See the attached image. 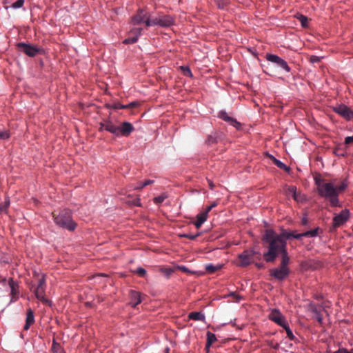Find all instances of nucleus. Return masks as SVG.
<instances>
[{"label":"nucleus","mask_w":353,"mask_h":353,"mask_svg":"<svg viewBox=\"0 0 353 353\" xmlns=\"http://www.w3.org/2000/svg\"><path fill=\"white\" fill-rule=\"evenodd\" d=\"M350 216V212L348 209L343 210L340 213L336 214L333 217V226L334 228L339 227L349 219Z\"/></svg>","instance_id":"obj_10"},{"label":"nucleus","mask_w":353,"mask_h":353,"mask_svg":"<svg viewBox=\"0 0 353 353\" xmlns=\"http://www.w3.org/2000/svg\"><path fill=\"white\" fill-rule=\"evenodd\" d=\"M207 142L209 144H213L216 142V139L212 136H209L207 139Z\"/></svg>","instance_id":"obj_53"},{"label":"nucleus","mask_w":353,"mask_h":353,"mask_svg":"<svg viewBox=\"0 0 353 353\" xmlns=\"http://www.w3.org/2000/svg\"><path fill=\"white\" fill-rule=\"evenodd\" d=\"M202 234L201 232H199L194 234H192L193 235V240H194L196 238H197L198 236H201V234Z\"/></svg>","instance_id":"obj_58"},{"label":"nucleus","mask_w":353,"mask_h":353,"mask_svg":"<svg viewBox=\"0 0 353 353\" xmlns=\"http://www.w3.org/2000/svg\"><path fill=\"white\" fill-rule=\"evenodd\" d=\"M297 19L300 21L302 27L305 28L307 26L308 20L306 16L300 14L297 17Z\"/></svg>","instance_id":"obj_31"},{"label":"nucleus","mask_w":353,"mask_h":353,"mask_svg":"<svg viewBox=\"0 0 353 353\" xmlns=\"http://www.w3.org/2000/svg\"><path fill=\"white\" fill-rule=\"evenodd\" d=\"M34 312L32 310V309L29 308L27 310L26 323L24 325L23 329L25 330H28L30 328V325L34 323Z\"/></svg>","instance_id":"obj_21"},{"label":"nucleus","mask_w":353,"mask_h":353,"mask_svg":"<svg viewBox=\"0 0 353 353\" xmlns=\"http://www.w3.org/2000/svg\"><path fill=\"white\" fill-rule=\"evenodd\" d=\"M138 103L136 102V101H132V102H130L126 105H124V109H130V108H133L136 106L138 105Z\"/></svg>","instance_id":"obj_45"},{"label":"nucleus","mask_w":353,"mask_h":353,"mask_svg":"<svg viewBox=\"0 0 353 353\" xmlns=\"http://www.w3.org/2000/svg\"><path fill=\"white\" fill-rule=\"evenodd\" d=\"M167 198V196L165 194L159 195L154 198V203H160L165 201V199Z\"/></svg>","instance_id":"obj_41"},{"label":"nucleus","mask_w":353,"mask_h":353,"mask_svg":"<svg viewBox=\"0 0 353 353\" xmlns=\"http://www.w3.org/2000/svg\"><path fill=\"white\" fill-rule=\"evenodd\" d=\"M154 180L148 179L142 182V185L145 187L147 185L154 183Z\"/></svg>","instance_id":"obj_51"},{"label":"nucleus","mask_w":353,"mask_h":353,"mask_svg":"<svg viewBox=\"0 0 353 353\" xmlns=\"http://www.w3.org/2000/svg\"><path fill=\"white\" fill-rule=\"evenodd\" d=\"M215 1L220 8H223L228 3V0H215Z\"/></svg>","instance_id":"obj_43"},{"label":"nucleus","mask_w":353,"mask_h":353,"mask_svg":"<svg viewBox=\"0 0 353 353\" xmlns=\"http://www.w3.org/2000/svg\"><path fill=\"white\" fill-rule=\"evenodd\" d=\"M314 181L316 185L318 194L321 197L327 199L333 207L341 206L334 183L331 182L323 183L324 180L319 176H315Z\"/></svg>","instance_id":"obj_2"},{"label":"nucleus","mask_w":353,"mask_h":353,"mask_svg":"<svg viewBox=\"0 0 353 353\" xmlns=\"http://www.w3.org/2000/svg\"><path fill=\"white\" fill-rule=\"evenodd\" d=\"M52 353H65L61 345L57 343L54 339L52 340Z\"/></svg>","instance_id":"obj_26"},{"label":"nucleus","mask_w":353,"mask_h":353,"mask_svg":"<svg viewBox=\"0 0 353 353\" xmlns=\"http://www.w3.org/2000/svg\"><path fill=\"white\" fill-rule=\"evenodd\" d=\"M25 1L24 0H17L15 2H14L11 5V8L14 9H19L23 7Z\"/></svg>","instance_id":"obj_36"},{"label":"nucleus","mask_w":353,"mask_h":353,"mask_svg":"<svg viewBox=\"0 0 353 353\" xmlns=\"http://www.w3.org/2000/svg\"><path fill=\"white\" fill-rule=\"evenodd\" d=\"M145 186L142 185V182H139L137 185L132 187V189L134 190H138L143 188Z\"/></svg>","instance_id":"obj_52"},{"label":"nucleus","mask_w":353,"mask_h":353,"mask_svg":"<svg viewBox=\"0 0 353 353\" xmlns=\"http://www.w3.org/2000/svg\"><path fill=\"white\" fill-rule=\"evenodd\" d=\"M45 291L46 288H42L37 286V288L34 290V293L37 299L39 300L41 302L51 305V301L49 299H46L44 296Z\"/></svg>","instance_id":"obj_18"},{"label":"nucleus","mask_w":353,"mask_h":353,"mask_svg":"<svg viewBox=\"0 0 353 353\" xmlns=\"http://www.w3.org/2000/svg\"><path fill=\"white\" fill-rule=\"evenodd\" d=\"M129 304L132 307H135L137 305L140 304L142 301L141 294L139 292L130 290L129 291Z\"/></svg>","instance_id":"obj_15"},{"label":"nucleus","mask_w":353,"mask_h":353,"mask_svg":"<svg viewBox=\"0 0 353 353\" xmlns=\"http://www.w3.org/2000/svg\"><path fill=\"white\" fill-rule=\"evenodd\" d=\"M334 154L337 156H342V157H344L345 156V154L344 153H342L341 152H337V151H335L334 152Z\"/></svg>","instance_id":"obj_61"},{"label":"nucleus","mask_w":353,"mask_h":353,"mask_svg":"<svg viewBox=\"0 0 353 353\" xmlns=\"http://www.w3.org/2000/svg\"><path fill=\"white\" fill-rule=\"evenodd\" d=\"M295 201L300 202L303 201V195L297 193V199H294Z\"/></svg>","instance_id":"obj_56"},{"label":"nucleus","mask_w":353,"mask_h":353,"mask_svg":"<svg viewBox=\"0 0 353 353\" xmlns=\"http://www.w3.org/2000/svg\"><path fill=\"white\" fill-rule=\"evenodd\" d=\"M159 26L163 28H169L174 25V19L170 15L159 16Z\"/></svg>","instance_id":"obj_17"},{"label":"nucleus","mask_w":353,"mask_h":353,"mask_svg":"<svg viewBox=\"0 0 353 353\" xmlns=\"http://www.w3.org/2000/svg\"><path fill=\"white\" fill-rule=\"evenodd\" d=\"M230 296L234 297L235 299V301L236 303H239L241 301V300L242 299V296H240L239 294H236V292H230L228 295H225V297H230Z\"/></svg>","instance_id":"obj_38"},{"label":"nucleus","mask_w":353,"mask_h":353,"mask_svg":"<svg viewBox=\"0 0 353 353\" xmlns=\"http://www.w3.org/2000/svg\"><path fill=\"white\" fill-rule=\"evenodd\" d=\"M137 205H140V203L138 201L137 203H136Z\"/></svg>","instance_id":"obj_64"},{"label":"nucleus","mask_w":353,"mask_h":353,"mask_svg":"<svg viewBox=\"0 0 353 353\" xmlns=\"http://www.w3.org/2000/svg\"><path fill=\"white\" fill-rule=\"evenodd\" d=\"M54 221L59 227L73 231L77 227V223L73 221L70 211L64 210L59 214L54 216Z\"/></svg>","instance_id":"obj_3"},{"label":"nucleus","mask_w":353,"mask_h":353,"mask_svg":"<svg viewBox=\"0 0 353 353\" xmlns=\"http://www.w3.org/2000/svg\"><path fill=\"white\" fill-rule=\"evenodd\" d=\"M268 318L272 321L274 322L281 327L285 325L288 323L284 315L279 311V310L274 308L270 310Z\"/></svg>","instance_id":"obj_9"},{"label":"nucleus","mask_w":353,"mask_h":353,"mask_svg":"<svg viewBox=\"0 0 353 353\" xmlns=\"http://www.w3.org/2000/svg\"><path fill=\"white\" fill-rule=\"evenodd\" d=\"M180 269H181L182 271L185 272H190V271H189V270H188V268L187 267H185V266H182V267H181V268H180Z\"/></svg>","instance_id":"obj_59"},{"label":"nucleus","mask_w":353,"mask_h":353,"mask_svg":"<svg viewBox=\"0 0 353 353\" xmlns=\"http://www.w3.org/2000/svg\"><path fill=\"white\" fill-rule=\"evenodd\" d=\"M327 353H346V349L345 348H339L336 351L328 352Z\"/></svg>","instance_id":"obj_55"},{"label":"nucleus","mask_w":353,"mask_h":353,"mask_svg":"<svg viewBox=\"0 0 353 353\" xmlns=\"http://www.w3.org/2000/svg\"><path fill=\"white\" fill-rule=\"evenodd\" d=\"M217 205L216 202H213L210 205L208 206L206 209L203 212V213H205L206 215L208 216L209 212L214 207Z\"/></svg>","instance_id":"obj_44"},{"label":"nucleus","mask_w":353,"mask_h":353,"mask_svg":"<svg viewBox=\"0 0 353 353\" xmlns=\"http://www.w3.org/2000/svg\"><path fill=\"white\" fill-rule=\"evenodd\" d=\"M8 285H9V287L10 288L11 299H10V303H9V304H10L11 303L17 301V300L19 299V290L17 289L18 284H17V282H15L13 280V279L10 278L8 281Z\"/></svg>","instance_id":"obj_13"},{"label":"nucleus","mask_w":353,"mask_h":353,"mask_svg":"<svg viewBox=\"0 0 353 353\" xmlns=\"http://www.w3.org/2000/svg\"><path fill=\"white\" fill-rule=\"evenodd\" d=\"M282 327L285 330L287 336L290 340L293 341L295 339V336L288 323H286L285 325L283 326Z\"/></svg>","instance_id":"obj_28"},{"label":"nucleus","mask_w":353,"mask_h":353,"mask_svg":"<svg viewBox=\"0 0 353 353\" xmlns=\"http://www.w3.org/2000/svg\"><path fill=\"white\" fill-rule=\"evenodd\" d=\"M145 24L148 27L159 26V17H154L152 19L148 17L145 21Z\"/></svg>","instance_id":"obj_27"},{"label":"nucleus","mask_w":353,"mask_h":353,"mask_svg":"<svg viewBox=\"0 0 353 353\" xmlns=\"http://www.w3.org/2000/svg\"><path fill=\"white\" fill-rule=\"evenodd\" d=\"M281 233H290L291 234V236H290V239L294 238V236H296V234H298V233H296V231L288 232L286 230H283Z\"/></svg>","instance_id":"obj_54"},{"label":"nucleus","mask_w":353,"mask_h":353,"mask_svg":"<svg viewBox=\"0 0 353 353\" xmlns=\"http://www.w3.org/2000/svg\"><path fill=\"white\" fill-rule=\"evenodd\" d=\"M255 265L259 268V269H261V268H263L264 267V265L261 263H255Z\"/></svg>","instance_id":"obj_57"},{"label":"nucleus","mask_w":353,"mask_h":353,"mask_svg":"<svg viewBox=\"0 0 353 353\" xmlns=\"http://www.w3.org/2000/svg\"><path fill=\"white\" fill-rule=\"evenodd\" d=\"M256 254L261 255L260 252L254 248L246 249L238 255L239 262L237 265L241 268H245L254 261V258Z\"/></svg>","instance_id":"obj_5"},{"label":"nucleus","mask_w":353,"mask_h":353,"mask_svg":"<svg viewBox=\"0 0 353 353\" xmlns=\"http://www.w3.org/2000/svg\"><path fill=\"white\" fill-rule=\"evenodd\" d=\"M208 216L203 212L196 215V221L194 222V225L196 228H200L201 225L206 221Z\"/></svg>","instance_id":"obj_22"},{"label":"nucleus","mask_w":353,"mask_h":353,"mask_svg":"<svg viewBox=\"0 0 353 353\" xmlns=\"http://www.w3.org/2000/svg\"><path fill=\"white\" fill-rule=\"evenodd\" d=\"M319 228H316L313 230H308L302 233H299L296 236H294V239H301L303 237H316L318 236Z\"/></svg>","instance_id":"obj_20"},{"label":"nucleus","mask_w":353,"mask_h":353,"mask_svg":"<svg viewBox=\"0 0 353 353\" xmlns=\"http://www.w3.org/2000/svg\"><path fill=\"white\" fill-rule=\"evenodd\" d=\"M100 128L99 130H105L114 137H118V126L116 125L110 119H104L99 123Z\"/></svg>","instance_id":"obj_8"},{"label":"nucleus","mask_w":353,"mask_h":353,"mask_svg":"<svg viewBox=\"0 0 353 353\" xmlns=\"http://www.w3.org/2000/svg\"><path fill=\"white\" fill-rule=\"evenodd\" d=\"M142 28H132L130 31V33L133 34L134 37H137V38H139L140 35L141 34Z\"/></svg>","instance_id":"obj_39"},{"label":"nucleus","mask_w":353,"mask_h":353,"mask_svg":"<svg viewBox=\"0 0 353 353\" xmlns=\"http://www.w3.org/2000/svg\"><path fill=\"white\" fill-rule=\"evenodd\" d=\"M324 310L325 307L322 305L319 306H312L311 308V312L313 313L312 318L316 319L319 323H322L323 322V316L321 314V311Z\"/></svg>","instance_id":"obj_19"},{"label":"nucleus","mask_w":353,"mask_h":353,"mask_svg":"<svg viewBox=\"0 0 353 353\" xmlns=\"http://www.w3.org/2000/svg\"><path fill=\"white\" fill-rule=\"evenodd\" d=\"M108 107L109 108L114 110L124 109V105L121 104L120 102H114L109 105Z\"/></svg>","instance_id":"obj_37"},{"label":"nucleus","mask_w":353,"mask_h":353,"mask_svg":"<svg viewBox=\"0 0 353 353\" xmlns=\"http://www.w3.org/2000/svg\"><path fill=\"white\" fill-rule=\"evenodd\" d=\"M267 61L276 64L281 69L284 70L286 72H290L291 71L290 67L288 65L287 61L281 58L278 55L273 54H266Z\"/></svg>","instance_id":"obj_7"},{"label":"nucleus","mask_w":353,"mask_h":353,"mask_svg":"<svg viewBox=\"0 0 353 353\" xmlns=\"http://www.w3.org/2000/svg\"><path fill=\"white\" fill-rule=\"evenodd\" d=\"M290 261V258L281 259V263L278 267L270 270V276L280 281L286 279L290 274V269L288 266Z\"/></svg>","instance_id":"obj_4"},{"label":"nucleus","mask_w":353,"mask_h":353,"mask_svg":"<svg viewBox=\"0 0 353 353\" xmlns=\"http://www.w3.org/2000/svg\"><path fill=\"white\" fill-rule=\"evenodd\" d=\"M301 224L304 226L308 224V218L307 213H305L301 218Z\"/></svg>","instance_id":"obj_47"},{"label":"nucleus","mask_w":353,"mask_h":353,"mask_svg":"<svg viewBox=\"0 0 353 353\" xmlns=\"http://www.w3.org/2000/svg\"><path fill=\"white\" fill-rule=\"evenodd\" d=\"M286 194H291L292 195V197L294 199H297V192H296V187L292 185L289 186L286 190Z\"/></svg>","instance_id":"obj_29"},{"label":"nucleus","mask_w":353,"mask_h":353,"mask_svg":"<svg viewBox=\"0 0 353 353\" xmlns=\"http://www.w3.org/2000/svg\"><path fill=\"white\" fill-rule=\"evenodd\" d=\"M269 157L273 161L274 163L280 169H283L285 171L289 172L290 171V168L288 165H286L284 163H283L281 161L275 158L273 155L270 154Z\"/></svg>","instance_id":"obj_24"},{"label":"nucleus","mask_w":353,"mask_h":353,"mask_svg":"<svg viewBox=\"0 0 353 353\" xmlns=\"http://www.w3.org/2000/svg\"><path fill=\"white\" fill-rule=\"evenodd\" d=\"M347 185V183L343 181L341 183V185L334 186V189L336 190V192H337V196L339 197V194L341 192L343 191L346 188Z\"/></svg>","instance_id":"obj_34"},{"label":"nucleus","mask_w":353,"mask_h":353,"mask_svg":"<svg viewBox=\"0 0 353 353\" xmlns=\"http://www.w3.org/2000/svg\"><path fill=\"white\" fill-rule=\"evenodd\" d=\"M148 17L147 13L143 10L139 9L137 13L132 17V23L133 25H139L143 23H145V21Z\"/></svg>","instance_id":"obj_16"},{"label":"nucleus","mask_w":353,"mask_h":353,"mask_svg":"<svg viewBox=\"0 0 353 353\" xmlns=\"http://www.w3.org/2000/svg\"><path fill=\"white\" fill-rule=\"evenodd\" d=\"M181 68L183 70L185 74H188L190 77L192 76V72H191L190 69L189 68V67H188V66L183 67H183H181Z\"/></svg>","instance_id":"obj_48"},{"label":"nucleus","mask_w":353,"mask_h":353,"mask_svg":"<svg viewBox=\"0 0 353 353\" xmlns=\"http://www.w3.org/2000/svg\"><path fill=\"white\" fill-rule=\"evenodd\" d=\"M333 110L336 114L341 115L347 121L353 118V111L349 107L344 104H340L333 108Z\"/></svg>","instance_id":"obj_11"},{"label":"nucleus","mask_w":353,"mask_h":353,"mask_svg":"<svg viewBox=\"0 0 353 353\" xmlns=\"http://www.w3.org/2000/svg\"><path fill=\"white\" fill-rule=\"evenodd\" d=\"M219 117L223 119L224 121L229 123L231 125L236 129H239L241 127V123L237 121L236 119L229 116L225 110H221L219 112Z\"/></svg>","instance_id":"obj_14"},{"label":"nucleus","mask_w":353,"mask_h":353,"mask_svg":"<svg viewBox=\"0 0 353 353\" xmlns=\"http://www.w3.org/2000/svg\"><path fill=\"white\" fill-rule=\"evenodd\" d=\"M208 183H209L210 188L211 190H213L214 187V183L210 180H208Z\"/></svg>","instance_id":"obj_60"},{"label":"nucleus","mask_w":353,"mask_h":353,"mask_svg":"<svg viewBox=\"0 0 353 353\" xmlns=\"http://www.w3.org/2000/svg\"><path fill=\"white\" fill-rule=\"evenodd\" d=\"M6 282H7V280H6V279H3V280H2V283H6Z\"/></svg>","instance_id":"obj_63"},{"label":"nucleus","mask_w":353,"mask_h":353,"mask_svg":"<svg viewBox=\"0 0 353 353\" xmlns=\"http://www.w3.org/2000/svg\"><path fill=\"white\" fill-rule=\"evenodd\" d=\"M17 48L30 57H34L37 54L43 52V49L38 48L37 46L23 42L18 43L17 44Z\"/></svg>","instance_id":"obj_6"},{"label":"nucleus","mask_w":353,"mask_h":353,"mask_svg":"<svg viewBox=\"0 0 353 353\" xmlns=\"http://www.w3.org/2000/svg\"><path fill=\"white\" fill-rule=\"evenodd\" d=\"M206 336L207 341L205 348L209 349L210 347L216 341V336L214 333H212L210 332H208Z\"/></svg>","instance_id":"obj_25"},{"label":"nucleus","mask_w":353,"mask_h":353,"mask_svg":"<svg viewBox=\"0 0 353 353\" xmlns=\"http://www.w3.org/2000/svg\"><path fill=\"white\" fill-rule=\"evenodd\" d=\"M321 58L318 56L312 55L310 57V61L312 63H317L320 61Z\"/></svg>","instance_id":"obj_49"},{"label":"nucleus","mask_w":353,"mask_h":353,"mask_svg":"<svg viewBox=\"0 0 353 353\" xmlns=\"http://www.w3.org/2000/svg\"><path fill=\"white\" fill-rule=\"evenodd\" d=\"M139 40V38H137V37H128V38H126L123 41V44H132V43H135L138 41Z\"/></svg>","instance_id":"obj_33"},{"label":"nucleus","mask_w":353,"mask_h":353,"mask_svg":"<svg viewBox=\"0 0 353 353\" xmlns=\"http://www.w3.org/2000/svg\"><path fill=\"white\" fill-rule=\"evenodd\" d=\"M135 272L139 276H141V277H144L145 276L147 272H146V270L145 268H142V267H139L137 270L135 271Z\"/></svg>","instance_id":"obj_40"},{"label":"nucleus","mask_w":353,"mask_h":353,"mask_svg":"<svg viewBox=\"0 0 353 353\" xmlns=\"http://www.w3.org/2000/svg\"><path fill=\"white\" fill-rule=\"evenodd\" d=\"M290 233H276L273 229H268L262 236V241L266 251L263 253L267 263H273L279 256L281 259L290 258L287 250V240Z\"/></svg>","instance_id":"obj_1"},{"label":"nucleus","mask_w":353,"mask_h":353,"mask_svg":"<svg viewBox=\"0 0 353 353\" xmlns=\"http://www.w3.org/2000/svg\"><path fill=\"white\" fill-rule=\"evenodd\" d=\"M37 287L42 288H46V274H42L41 277L39 278Z\"/></svg>","instance_id":"obj_32"},{"label":"nucleus","mask_w":353,"mask_h":353,"mask_svg":"<svg viewBox=\"0 0 353 353\" xmlns=\"http://www.w3.org/2000/svg\"><path fill=\"white\" fill-rule=\"evenodd\" d=\"M10 132L8 130L1 131L0 132V139H7L10 137Z\"/></svg>","instance_id":"obj_42"},{"label":"nucleus","mask_w":353,"mask_h":353,"mask_svg":"<svg viewBox=\"0 0 353 353\" xmlns=\"http://www.w3.org/2000/svg\"><path fill=\"white\" fill-rule=\"evenodd\" d=\"M188 318L194 321H204L205 319V314L201 312H192L189 313Z\"/></svg>","instance_id":"obj_23"},{"label":"nucleus","mask_w":353,"mask_h":353,"mask_svg":"<svg viewBox=\"0 0 353 353\" xmlns=\"http://www.w3.org/2000/svg\"><path fill=\"white\" fill-rule=\"evenodd\" d=\"M134 130L132 124L128 121L123 122L118 126V137L121 136L128 137Z\"/></svg>","instance_id":"obj_12"},{"label":"nucleus","mask_w":353,"mask_h":353,"mask_svg":"<svg viewBox=\"0 0 353 353\" xmlns=\"http://www.w3.org/2000/svg\"><path fill=\"white\" fill-rule=\"evenodd\" d=\"M352 142H353V135L349 136V137H347L345 138V143L346 145H348V144L351 143Z\"/></svg>","instance_id":"obj_50"},{"label":"nucleus","mask_w":353,"mask_h":353,"mask_svg":"<svg viewBox=\"0 0 353 353\" xmlns=\"http://www.w3.org/2000/svg\"><path fill=\"white\" fill-rule=\"evenodd\" d=\"M178 236L180 238H187V239H189L190 240H193V235H192V234L181 233V234H179Z\"/></svg>","instance_id":"obj_46"},{"label":"nucleus","mask_w":353,"mask_h":353,"mask_svg":"<svg viewBox=\"0 0 353 353\" xmlns=\"http://www.w3.org/2000/svg\"><path fill=\"white\" fill-rule=\"evenodd\" d=\"M10 205V200L6 199L3 203H0V213H5Z\"/></svg>","instance_id":"obj_30"},{"label":"nucleus","mask_w":353,"mask_h":353,"mask_svg":"<svg viewBox=\"0 0 353 353\" xmlns=\"http://www.w3.org/2000/svg\"><path fill=\"white\" fill-rule=\"evenodd\" d=\"M220 268V266H215L212 264H208L205 266V270L209 273H214Z\"/></svg>","instance_id":"obj_35"},{"label":"nucleus","mask_w":353,"mask_h":353,"mask_svg":"<svg viewBox=\"0 0 353 353\" xmlns=\"http://www.w3.org/2000/svg\"><path fill=\"white\" fill-rule=\"evenodd\" d=\"M168 352H169V347H166V349H165V353H168Z\"/></svg>","instance_id":"obj_62"}]
</instances>
